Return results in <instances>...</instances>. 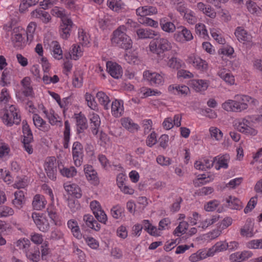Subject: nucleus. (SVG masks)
I'll list each match as a JSON object with an SVG mask.
<instances>
[{"instance_id":"nucleus-1","label":"nucleus","mask_w":262,"mask_h":262,"mask_svg":"<svg viewBox=\"0 0 262 262\" xmlns=\"http://www.w3.org/2000/svg\"><path fill=\"white\" fill-rule=\"evenodd\" d=\"M247 102L255 105L257 101L247 95H236L235 100H228L222 104V107L228 112H241L247 108Z\"/></svg>"},{"instance_id":"nucleus-2","label":"nucleus","mask_w":262,"mask_h":262,"mask_svg":"<svg viewBox=\"0 0 262 262\" xmlns=\"http://www.w3.org/2000/svg\"><path fill=\"white\" fill-rule=\"evenodd\" d=\"M149 48L152 53L157 54L162 59L165 56V52L170 51L172 46L167 39L157 37L150 41Z\"/></svg>"},{"instance_id":"nucleus-3","label":"nucleus","mask_w":262,"mask_h":262,"mask_svg":"<svg viewBox=\"0 0 262 262\" xmlns=\"http://www.w3.org/2000/svg\"><path fill=\"white\" fill-rule=\"evenodd\" d=\"M118 28L113 32L112 42L120 48L125 50L130 49L132 47V41L130 37Z\"/></svg>"},{"instance_id":"nucleus-4","label":"nucleus","mask_w":262,"mask_h":262,"mask_svg":"<svg viewBox=\"0 0 262 262\" xmlns=\"http://www.w3.org/2000/svg\"><path fill=\"white\" fill-rule=\"evenodd\" d=\"M58 17H61L62 23L60 25V36L63 39H67L70 35V32L73 26L72 20L66 17H64L63 13L59 10L56 12Z\"/></svg>"},{"instance_id":"nucleus-5","label":"nucleus","mask_w":262,"mask_h":262,"mask_svg":"<svg viewBox=\"0 0 262 262\" xmlns=\"http://www.w3.org/2000/svg\"><path fill=\"white\" fill-rule=\"evenodd\" d=\"M4 114L2 117L3 122L8 126H12L13 124H18L20 121V117L17 113L9 112L8 110H4Z\"/></svg>"},{"instance_id":"nucleus-6","label":"nucleus","mask_w":262,"mask_h":262,"mask_svg":"<svg viewBox=\"0 0 262 262\" xmlns=\"http://www.w3.org/2000/svg\"><path fill=\"white\" fill-rule=\"evenodd\" d=\"M106 68L108 72L113 78L118 79L121 77L122 74V68L117 63L108 61L106 63Z\"/></svg>"},{"instance_id":"nucleus-7","label":"nucleus","mask_w":262,"mask_h":262,"mask_svg":"<svg viewBox=\"0 0 262 262\" xmlns=\"http://www.w3.org/2000/svg\"><path fill=\"white\" fill-rule=\"evenodd\" d=\"M47 176L52 180L56 178V159L54 158H51L46 162L45 168Z\"/></svg>"},{"instance_id":"nucleus-8","label":"nucleus","mask_w":262,"mask_h":262,"mask_svg":"<svg viewBox=\"0 0 262 262\" xmlns=\"http://www.w3.org/2000/svg\"><path fill=\"white\" fill-rule=\"evenodd\" d=\"M144 77L151 85L160 84L164 81V79L161 75L157 73H151L148 71L144 73Z\"/></svg>"},{"instance_id":"nucleus-9","label":"nucleus","mask_w":262,"mask_h":262,"mask_svg":"<svg viewBox=\"0 0 262 262\" xmlns=\"http://www.w3.org/2000/svg\"><path fill=\"white\" fill-rule=\"evenodd\" d=\"M58 168L61 174L68 178L74 177L77 173V170L74 167H64L61 162H58Z\"/></svg>"},{"instance_id":"nucleus-10","label":"nucleus","mask_w":262,"mask_h":262,"mask_svg":"<svg viewBox=\"0 0 262 262\" xmlns=\"http://www.w3.org/2000/svg\"><path fill=\"white\" fill-rule=\"evenodd\" d=\"M76 125H77V134H80L84 132V130L87 129L88 125L87 124V120L85 116L80 113L76 117Z\"/></svg>"},{"instance_id":"nucleus-11","label":"nucleus","mask_w":262,"mask_h":262,"mask_svg":"<svg viewBox=\"0 0 262 262\" xmlns=\"http://www.w3.org/2000/svg\"><path fill=\"white\" fill-rule=\"evenodd\" d=\"M123 103V101L118 100H115L112 102V113L115 117H119L122 115L124 111Z\"/></svg>"},{"instance_id":"nucleus-12","label":"nucleus","mask_w":262,"mask_h":262,"mask_svg":"<svg viewBox=\"0 0 262 262\" xmlns=\"http://www.w3.org/2000/svg\"><path fill=\"white\" fill-rule=\"evenodd\" d=\"M84 172L88 180L92 181L94 185H97L99 183L97 172L93 169L92 166L86 165L84 167Z\"/></svg>"},{"instance_id":"nucleus-13","label":"nucleus","mask_w":262,"mask_h":262,"mask_svg":"<svg viewBox=\"0 0 262 262\" xmlns=\"http://www.w3.org/2000/svg\"><path fill=\"white\" fill-rule=\"evenodd\" d=\"M23 85V93L26 96H32L33 94V88L31 86L30 78L29 77H25L21 81Z\"/></svg>"},{"instance_id":"nucleus-14","label":"nucleus","mask_w":262,"mask_h":262,"mask_svg":"<svg viewBox=\"0 0 262 262\" xmlns=\"http://www.w3.org/2000/svg\"><path fill=\"white\" fill-rule=\"evenodd\" d=\"M32 16L40 18L43 23H48L51 17L49 13L41 9H36L31 13Z\"/></svg>"},{"instance_id":"nucleus-15","label":"nucleus","mask_w":262,"mask_h":262,"mask_svg":"<svg viewBox=\"0 0 262 262\" xmlns=\"http://www.w3.org/2000/svg\"><path fill=\"white\" fill-rule=\"evenodd\" d=\"M34 125L37 127H41L43 132H47L50 129V125L48 124L38 115L34 114L33 117Z\"/></svg>"},{"instance_id":"nucleus-16","label":"nucleus","mask_w":262,"mask_h":262,"mask_svg":"<svg viewBox=\"0 0 262 262\" xmlns=\"http://www.w3.org/2000/svg\"><path fill=\"white\" fill-rule=\"evenodd\" d=\"M137 34L139 38L141 39L154 38L155 36L158 35L155 31L147 29H138Z\"/></svg>"},{"instance_id":"nucleus-17","label":"nucleus","mask_w":262,"mask_h":262,"mask_svg":"<svg viewBox=\"0 0 262 262\" xmlns=\"http://www.w3.org/2000/svg\"><path fill=\"white\" fill-rule=\"evenodd\" d=\"M182 29L181 31H177L174 34V37L176 40L180 41L182 36L187 41L191 40L193 36L190 31L184 27H182Z\"/></svg>"},{"instance_id":"nucleus-18","label":"nucleus","mask_w":262,"mask_h":262,"mask_svg":"<svg viewBox=\"0 0 262 262\" xmlns=\"http://www.w3.org/2000/svg\"><path fill=\"white\" fill-rule=\"evenodd\" d=\"M192 85L196 92H201L206 90L209 86L208 81L202 79L193 80Z\"/></svg>"},{"instance_id":"nucleus-19","label":"nucleus","mask_w":262,"mask_h":262,"mask_svg":"<svg viewBox=\"0 0 262 262\" xmlns=\"http://www.w3.org/2000/svg\"><path fill=\"white\" fill-rule=\"evenodd\" d=\"M234 34L239 41H249L251 38V35L248 34L246 31L241 27H238Z\"/></svg>"},{"instance_id":"nucleus-20","label":"nucleus","mask_w":262,"mask_h":262,"mask_svg":"<svg viewBox=\"0 0 262 262\" xmlns=\"http://www.w3.org/2000/svg\"><path fill=\"white\" fill-rule=\"evenodd\" d=\"M160 25L162 30L167 32H172L176 29L174 24L171 22L168 21L165 18L160 19Z\"/></svg>"},{"instance_id":"nucleus-21","label":"nucleus","mask_w":262,"mask_h":262,"mask_svg":"<svg viewBox=\"0 0 262 262\" xmlns=\"http://www.w3.org/2000/svg\"><path fill=\"white\" fill-rule=\"evenodd\" d=\"M121 121L122 126L131 132H134L138 129V124L133 122L132 120L128 118L122 119Z\"/></svg>"},{"instance_id":"nucleus-22","label":"nucleus","mask_w":262,"mask_h":262,"mask_svg":"<svg viewBox=\"0 0 262 262\" xmlns=\"http://www.w3.org/2000/svg\"><path fill=\"white\" fill-rule=\"evenodd\" d=\"M96 97L98 99L99 103L103 105L104 109L108 110V104L110 102L109 97L103 92H98L97 93Z\"/></svg>"},{"instance_id":"nucleus-23","label":"nucleus","mask_w":262,"mask_h":262,"mask_svg":"<svg viewBox=\"0 0 262 262\" xmlns=\"http://www.w3.org/2000/svg\"><path fill=\"white\" fill-rule=\"evenodd\" d=\"M19 10L21 13L24 12L29 7L35 5L39 0H20Z\"/></svg>"},{"instance_id":"nucleus-24","label":"nucleus","mask_w":262,"mask_h":262,"mask_svg":"<svg viewBox=\"0 0 262 262\" xmlns=\"http://www.w3.org/2000/svg\"><path fill=\"white\" fill-rule=\"evenodd\" d=\"M46 203L42 200L41 196L39 194H36L34 196L33 201L32 202V206L34 209L37 210H41L45 206Z\"/></svg>"},{"instance_id":"nucleus-25","label":"nucleus","mask_w":262,"mask_h":262,"mask_svg":"<svg viewBox=\"0 0 262 262\" xmlns=\"http://www.w3.org/2000/svg\"><path fill=\"white\" fill-rule=\"evenodd\" d=\"M226 202L228 203V206L233 209H239L241 207V202L237 198H233L232 196H229V198L226 200Z\"/></svg>"},{"instance_id":"nucleus-26","label":"nucleus","mask_w":262,"mask_h":262,"mask_svg":"<svg viewBox=\"0 0 262 262\" xmlns=\"http://www.w3.org/2000/svg\"><path fill=\"white\" fill-rule=\"evenodd\" d=\"M176 90L177 92V94H181L186 95L189 91V89L188 86L186 85H170L168 87V90L170 92H172V91Z\"/></svg>"},{"instance_id":"nucleus-27","label":"nucleus","mask_w":262,"mask_h":262,"mask_svg":"<svg viewBox=\"0 0 262 262\" xmlns=\"http://www.w3.org/2000/svg\"><path fill=\"white\" fill-rule=\"evenodd\" d=\"M217 157V160H215V161H217V164H218V167H216V169L219 170L221 168H227L228 165V162L229 161V156L228 155H224L221 157Z\"/></svg>"},{"instance_id":"nucleus-28","label":"nucleus","mask_w":262,"mask_h":262,"mask_svg":"<svg viewBox=\"0 0 262 262\" xmlns=\"http://www.w3.org/2000/svg\"><path fill=\"white\" fill-rule=\"evenodd\" d=\"M42 108L44 110L43 113L46 114V117L49 119V121L51 125H55L57 123H59L60 125H61V122L57 120L56 117L53 114L54 111L53 110H51L50 113L48 114L43 105H42Z\"/></svg>"},{"instance_id":"nucleus-29","label":"nucleus","mask_w":262,"mask_h":262,"mask_svg":"<svg viewBox=\"0 0 262 262\" xmlns=\"http://www.w3.org/2000/svg\"><path fill=\"white\" fill-rule=\"evenodd\" d=\"M30 244V241L28 239H25V238L23 239H19L15 243L16 247L18 249L23 250L25 252H27V249L29 247Z\"/></svg>"},{"instance_id":"nucleus-30","label":"nucleus","mask_w":262,"mask_h":262,"mask_svg":"<svg viewBox=\"0 0 262 262\" xmlns=\"http://www.w3.org/2000/svg\"><path fill=\"white\" fill-rule=\"evenodd\" d=\"M188 227V224L186 222H181L179 226L175 229L173 234L177 236H179L178 233L184 234Z\"/></svg>"},{"instance_id":"nucleus-31","label":"nucleus","mask_w":262,"mask_h":262,"mask_svg":"<svg viewBox=\"0 0 262 262\" xmlns=\"http://www.w3.org/2000/svg\"><path fill=\"white\" fill-rule=\"evenodd\" d=\"M10 71L6 69L2 73L0 84L2 86H5L10 83Z\"/></svg>"},{"instance_id":"nucleus-32","label":"nucleus","mask_w":262,"mask_h":262,"mask_svg":"<svg viewBox=\"0 0 262 262\" xmlns=\"http://www.w3.org/2000/svg\"><path fill=\"white\" fill-rule=\"evenodd\" d=\"M36 225L39 230L44 232L48 231L50 227L49 223L45 218H42L40 221H38Z\"/></svg>"},{"instance_id":"nucleus-33","label":"nucleus","mask_w":262,"mask_h":262,"mask_svg":"<svg viewBox=\"0 0 262 262\" xmlns=\"http://www.w3.org/2000/svg\"><path fill=\"white\" fill-rule=\"evenodd\" d=\"M193 64L199 69L204 70L207 69V63L206 61L202 60L199 57L194 58L193 60Z\"/></svg>"},{"instance_id":"nucleus-34","label":"nucleus","mask_w":262,"mask_h":262,"mask_svg":"<svg viewBox=\"0 0 262 262\" xmlns=\"http://www.w3.org/2000/svg\"><path fill=\"white\" fill-rule=\"evenodd\" d=\"M220 77L223 79L226 83L232 85L234 83V76L229 73L222 72L219 74Z\"/></svg>"},{"instance_id":"nucleus-35","label":"nucleus","mask_w":262,"mask_h":262,"mask_svg":"<svg viewBox=\"0 0 262 262\" xmlns=\"http://www.w3.org/2000/svg\"><path fill=\"white\" fill-rule=\"evenodd\" d=\"M52 44L53 45V53L54 55H56L55 58L58 59H60L62 58V51L60 48V45L58 44L57 41H53Z\"/></svg>"},{"instance_id":"nucleus-36","label":"nucleus","mask_w":262,"mask_h":262,"mask_svg":"<svg viewBox=\"0 0 262 262\" xmlns=\"http://www.w3.org/2000/svg\"><path fill=\"white\" fill-rule=\"evenodd\" d=\"M13 213V209L10 207L6 206H0V217L12 215Z\"/></svg>"},{"instance_id":"nucleus-37","label":"nucleus","mask_w":262,"mask_h":262,"mask_svg":"<svg viewBox=\"0 0 262 262\" xmlns=\"http://www.w3.org/2000/svg\"><path fill=\"white\" fill-rule=\"evenodd\" d=\"M94 214L99 222L105 224L107 221V216L103 210H98V211H95Z\"/></svg>"},{"instance_id":"nucleus-38","label":"nucleus","mask_w":262,"mask_h":262,"mask_svg":"<svg viewBox=\"0 0 262 262\" xmlns=\"http://www.w3.org/2000/svg\"><path fill=\"white\" fill-rule=\"evenodd\" d=\"M257 196H255L252 198L249 202L248 203L246 207L244 209V212L245 213H247L251 211L252 209H253L257 203Z\"/></svg>"},{"instance_id":"nucleus-39","label":"nucleus","mask_w":262,"mask_h":262,"mask_svg":"<svg viewBox=\"0 0 262 262\" xmlns=\"http://www.w3.org/2000/svg\"><path fill=\"white\" fill-rule=\"evenodd\" d=\"M210 132L211 137H214L216 140H220L223 137V133L216 127H211L210 129Z\"/></svg>"},{"instance_id":"nucleus-40","label":"nucleus","mask_w":262,"mask_h":262,"mask_svg":"<svg viewBox=\"0 0 262 262\" xmlns=\"http://www.w3.org/2000/svg\"><path fill=\"white\" fill-rule=\"evenodd\" d=\"M219 215H214L211 219H206L203 221L201 223L202 228L205 229L209 226L212 225L219 219Z\"/></svg>"},{"instance_id":"nucleus-41","label":"nucleus","mask_w":262,"mask_h":262,"mask_svg":"<svg viewBox=\"0 0 262 262\" xmlns=\"http://www.w3.org/2000/svg\"><path fill=\"white\" fill-rule=\"evenodd\" d=\"M228 248V243L225 242H217L213 246L214 251L221 252Z\"/></svg>"},{"instance_id":"nucleus-42","label":"nucleus","mask_w":262,"mask_h":262,"mask_svg":"<svg viewBox=\"0 0 262 262\" xmlns=\"http://www.w3.org/2000/svg\"><path fill=\"white\" fill-rule=\"evenodd\" d=\"M73 155L83 154V146L79 142H75L72 147Z\"/></svg>"},{"instance_id":"nucleus-43","label":"nucleus","mask_w":262,"mask_h":262,"mask_svg":"<svg viewBox=\"0 0 262 262\" xmlns=\"http://www.w3.org/2000/svg\"><path fill=\"white\" fill-rule=\"evenodd\" d=\"M219 203L217 200L210 201L205 205L204 208L207 211H212L219 206Z\"/></svg>"},{"instance_id":"nucleus-44","label":"nucleus","mask_w":262,"mask_h":262,"mask_svg":"<svg viewBox=\"0 0 262 262\" xmlns=\"http://www.w3.org/2000/svg\"><path fill=\"white\" fill-rule=\"evenodd\" d=\"M26 253L27 257L33 262H37L39 260L40 252L38 249L34 253L27 251Z\"/></svg>"},{"instance_id":"nucleus-45","label":"nucleus","mask_w":262,"mask_h":262,"mask_svg":"<svg viewBox=\"0 0 262 262\" xmlns=\"http://www.w3.org/2000/svg\"><path fill=\"white\" fill-rule=\"evenodd\" d=\"M238 130L245 134L255 136L257 134V131L251 127L250 126L247 127H241V128H237Z\"/></svg>"},{"instance_id":"nucleus-46","label":"nucleus","mask_w":262,"mask_h":262,"mask_svg":"<svg viewBox=\"0 0 262 262\" xmlns=\"http://www.w3.org/2000/svg\"><path fill=\"white\" fill-rule=\"evenodd\" d=\"M213 191V189L211 187H203L199 189L197 192H195L198 195H204L211 194Z\"/></svg>"},{"instance_id":"nucleus-47","label":"nucleus","mask_w":262,"mask_h":262,"mask_svg":"<svg viewBox=\"0 0 262 262\" xmlns=\"http://www.w3.org/2000/svg\"><path fill=\"white\" fill-rule=\"evenodd\" d=\"M78 34L79 43L82 46H86L89 42L88 40V37L86 35L85 33H84L83 31L82 30L81 32H79Z\"/></svg>"},{"instance_id":"nucleus-48","label":"nucleus","mask_w":262,"mask_h":262,"mask_svg":"<svg viewBox=\"0 0 262 262\" xmlns=\"http://www.w3.org/2000/svg\"><path fill=\"white\" fill-rule=\"evenodd\" d=\"M156 134L152 132L148 137L146 140V144L149 147H151L157 143Z\"/></svg>"},{"instance_id":"nucleus-49","label":"nucleus","mask_w":262,"mask_h":262,"mask_svg":"<svg viewBox=\"0 0 262 262\" xmlns=\"http://www.w3.org/2000/svg\"><path fill=\"white\" fill-rule=\"evenodd\" d=\"M88 245L92 249H96L99 247L98 242L92 237H89L85 239Z\"/></svg>"},{"instance_id":"nucleus-50","label":"nucleus","mask_w":262,"mask_h":262,"mask_svg":"<svg viewBox=\"0 0 262 262\" xmlns=\"http://www.w3.org/2000/svg\"><path fill=\"white\" fill-rule=\"evenodd\" d=\"M168 64L170 67L174 69H179L181 67L180 60L175 57H172L169 60Z\"/></svg>"},{"instance_id":"nucleus-51","label":"nucleus","mask_w":262,"mask_h":262,"mask_svg":"<svg viewBox=\"0 0 262 262\" xmlns=\"http://www.w3.org/2000/svg\"><path fill=\"white\" fill-rule=\"evenodd\" d=\"M83 221L85 222L87 227L90 226L94 227L93 223L96 221L94 220L93 215H84L83 216Z\"/></svg>"},{"instance_id":"nucleus-52","label":"nucleus","mask_w":262,"mask_h":262,"mask_svg":"<svg viewBox=\"0 0 262 262\" xmlns=\"http://www.w3.org/2000/svg\"><path fill=\"white\" fill-rule=\"evenodd\" d=\"M178 76L179 77H183L184 78H190L193 77V74L189 71L181 70L178 72Z\"/></svg>"},{"instance_id":"nucleus-53","label":"nucleus","mask_w":262,"mask_h":262,"mask_svg":"<svg viewBox=\"0 0 262 262\" xmlns=\"http://www.w3.org/2000/svg\"><path fill=\"white\" fill-rule=\"evenodd\" d=\"M230 260L232 262H241L243 261V258H242L241 253L236 252L230 255Z\"/></svg>"},{"instance_id":"nucleus-54","label":"nucleus","mask_w":262,"mask_h":262,"mask_svg":"<svg viewBox=\"0 0 262 262\" xmlns=\"http://www.w3.org/2000/svg\"><path fill=\"white\" fill-rule=\"evenodd\" d=\"M10 151V148L8 146L5 144H3L0 146V157L2 158L8 155Z\"/></svg>"},{"instance_id":"nucleus-55","label":"nucleus","mask_w":262,"mask_h":262,"mask_svg":"<svg viewBox=\"0 0 262 262\" xmlns=\"http://www.w3.org/2000/svg\"><path fill=\"white\" fill-rule=\"evenodd\" d=\"M83 154L73 155V160L76 166H80L83 161Z\"/></svg>"},{"instance_id":"nucleus-56","label":"nucleus","mask_w":262,"mask_h":262,"mask_svg":"<svg viewBox=\"0 0 262 262\" xmlns=\"http://www.w3.org/2000/svg\"><path fill=\"white\" fill-rule=\"evenodd\" d=\"M243 180L242 178H238L234 179V180H232L230 181L227 184V186L228 185L231 187L232 188H235L237 186H238L240 185V184L242 183Z\"/></svg>"},{"instance_id":"nucleus-57","label":"nucleus","mask_w":262,"mask_h":262,"mask_svg":"<svg viewBox=\"0 0 262 262\" xmlns=\"http://www.w3.org/2000/svg\"><path fill=\"white\" fill-rule=\"evenodd\" d=\"M184 17L189 24H193L196 21V18L193 15L192 12L185 13Z\"/></svg>"},{"instance_id":"nucleus-58","label":"nucleus","mask_w":262,"mask_h":262,"mask_svg":"<svg viewBox=\"0 0 262 262\" xmlns=\"http://www.w3.org/2000/svg\"><path fill=\"white\" fill-rule=\"evenodd\" d=\"M160 145L163 148H165L167 146V143L169 140L168 136L167 135H163L159 139Z\"/></svg>"},{"instance_id":"nucleus-59","label":"nucleus","mask_w":262,"mask_h":262,"mask_svg":"<svg viewBox=\"0 0 262 262\" xmlns=\"http://www.w3.org/2000/svg\"><path fill=\"white\" fill-rule=\"evenodd\" d=\"M163 126L167 130L172 128L173 127L172 119L170 117L166 118L163 122Z\"/></svg>"},{"instance_id":"nucleus-60","label":"nucleus","mask_w":262,"mask_h":262,"mask_svg":"<svg viewBox=\"0 0 262 262\" xmlns=\"http://www.w3.org/2000/svg\"><path fill=\"white\" fill-rule=\"evenodd\" d=\"M157 162L162 165H168L170 164L169 158H166L162 156H159L157 158Z\"/></svg>"},{"instance_id":"nucleus-61","label":"nucleus","mask_w":262,"mask_h":262,"mask_svg":"<svg viewBox=\"0 0 262 262\" xmlns=\"http://www.w3.org/2000/svg\"><path fill=\"white\" fill-rule=\"evenodd\" d=\"M31 241L36 244H41L43 242L42 236L38 233H35L32 235Z\"/></svg>"},{"instance_id":"nucleus-62","label":"nucleus","mask_w":262,"mask_h":262,"mask_svg":"<svg viewBox=\"0 0 262 262\" xmlns=\"http://www.w3.org/2000/svg\"><path fill=\"white\" fill-rule=\"evenodd\" d=\"M117 235L122 238H125L127 236V232L126 228L124 226H120L117 230Z\"/></svg>"},{"instance_id":"nucleus-63","label":"nucleus","mask_w":262,"mask_h":262,"mask_svg":"<svg viewBox=\"0 0 262 262\" xmlns=\"http://www.w3.org/2000/svg\"><path fill=\"white\" fill-rule=\"evenodd\" d=\"M100 124V120L98 115H94L91 118V126L99 127Z\"/></svg>"},{"instance_id":"nucleus-64","label":"nucleus","mask_w":262,"mask_h":262,"mask_svg":"<svg viewBox=\"0 0 262 262\" xmlns=\"http://www.w3.org/2000/svg\"><path fill=\"white\" fill-rule=\"evenodd\" d=\"M161 228L157 229L155 226L151 225L147 232L153 236H159L160 235Z\"/></svg>"}]
</instances>
